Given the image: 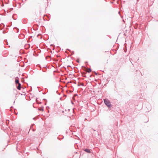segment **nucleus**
I'll use <instances>...</instances> for the list:
<instances>
[{"mask_svg": "<svg viewBox=\"0 0 158 158\" xmlns=\"http://www.w3.org/2000/svg\"><path fill=\"white\" fill-rule=\"evenodd\" d=\"M104 102L105 104L108 107H110L111 104L110 102L109 101L106 99L104 100Z\"/></svg>", "mask_w": 158, "mask_h": 158, "instance_id": "1", "label": "nucleus"}, {"mask_svg": "<svg viewBox=\"0 0 158 158\" xmlns=\"http://www.w3.org/2000/svg\"><path fill=\"white\" fill-rule=\"evenodd\" d=\"M84 151L85 152H86L88 153H89L90 152V150L89 149H85L84 150Z\"/></svg>", "mask_w": 158, "mask_h": 158, "instance_id": "2", "label": "nucleus"}, {"mask_svg": "<svg viewBox=\"0 0 158 158\" xmlns=\"http://www.w3.org/2000/svg\"><path fill=\"white\" fill-rule=\"evenodd\" d=\"M18 85H19L17 87V89L19 90H20V89H21V84L20 83H19V84H18Z\"/></svg>", "mask_w": 158, "mask_h": 158, "instance_id": "3", "label": "nucleus"}, {"mask_svg": "<svg viewBox=\"0 0 158 158\" xmlns=\"http://www.w3.org/2000/svg\"><path fill=\"white\" fill-rule=\"evenodd\" d=\"M15 83L16 84H19V81L18 80H17V79H16L15 80Z\"/></svg>", "mask_w": 158, "mask_h": 158, "instance_id": "4", "label": "nucleus"}, {"mask_svg": "<svg viewBox=\"0 0 158 158\" xmlns=\"http://www.w3.org/2000/svg\"><path fill=\"white\" fill-rule=\"evenodd\" d=\"M91 70L90 69H87V72L88 73H90L91 72Z\"/></svg>", "mask_w": 158, "mask_h": 158, "instance_id": "5", "label": "nucleus"}, {"mask_svg": "<svg viewBox=\"0 0 158 158\" xmlns=\"http://www.w3.org/2000/svg\"><path fill=\"white\" fill-rule=\"evenodd\" d=\"M77 62H79V61L78 60H77Z\"/></svg>", "mask_w": 158, "mask_h": 158, "instance_id": "6", "label": "nucleus"}]
</instances>
